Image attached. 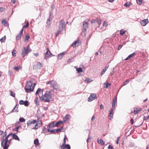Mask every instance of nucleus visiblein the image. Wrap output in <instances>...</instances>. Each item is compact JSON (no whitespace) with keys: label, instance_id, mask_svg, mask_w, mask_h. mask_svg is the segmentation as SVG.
I'll list each match as a JSON object with an SVG mask.
<instances>
[{"label":"nucleus","instance_id":"obj_26","mask_svg":"<svg viewBox=\"0 0 149 149\" xmlns=\"http://www.w3.org/2000/svg\"><path fill=\"white\" fill-rule=\"evenodd\" d=\"M111 85V84L108 82H107L104 84V87L106 88H107L109 87Z\"/></svg>","mask_w":149,"mask_h":149},{"label":"nucleus","instance_id":"obj_11","mask_svg":"<svg viewBox=\"0 0 149 149\" xmlns=\"http://www.w3.org/2000/svg\"><path fill=\"white\" fill-rule=\"evenodd\" d=\"M43 91V89L40 88L38 89V95H39L40 99L41 100H42V99L43 97L42 93Z\"/></svg>","mask_w":149,"mask_h":149},{"label":"nucleus","instance_id":"obj_43","mask_svg":"<svg viewBox=\"0 0 149 149\" xmlns=\"http://www.w3.org/2000/svg\"><path fill=\"white\" fill-rule=\"evenodd\" d=\"M42 66L43 65L40 62H38V68H40L42 67Z\"/></svg>","mask_w":149,"mask_h":149},{"label":"nucleus","instance_id":"obj_28","mask_svg":"<svg viewBox=\"0 0 149 149\" xmlns=\"http://www.w3.org/2000/svg\"><path fill=\"white\" fill-rule=\"evenodd\" d=\"M63 122L62 121H59L58 122L56 123L55 124V127L58 126L59 125L62 124L63 123Z\"/></svg>","mask_w":149,"mask_h":149},{"label":"nucleus","instance_id":"obj_60","mask_svg":"<svg viewBox=\"0 0 149 149\" xmlns=\"http://www.w3.org/2000/svg\"><path fill=\"white\" fill-rule=\"evenodd\" d=\"M122 46H122V45H120L119 46V47H118V50H119L120 49L122 48Z\"/></svg>","mask_w":149,"mask_h":149},{"label":"nucleus","instance_id":"obj_59","mask_svg":"<svg viewBox=\"0 0 149 149\" xmlns=\"http://www.w3.org/2000/svg\"><path fill=\"white\" fill-rule=\"evenodd\" d=\"M19 127V126L16 127L15 128V130L17 132H18Z\"/></svg>","mask_w":149,"mask_h":149},{"label":"nucleus","instance_id":"obj_37","mask_svg":"<svg viewBox=\"0 0 149 149\" xmlns=\"http://www.w3.org/2000/svg\"><path fill=\"white\" fill-rule=\"evenodd\" d=\"M16 51L15 49H13L12 52V55L14 56H16Z\"/></svg>","mask_w":149,"mask_h":149},{"label":"nucleus","instance_id":"obj_35","mask_svg":"<svg viewBox=\"0 0 149 149\" xmlns=\"http://www.w3.org/2000/svg\"><path fill=\"white\" fill-rule=\"evenodd\" d=\"M65 148L67 149H70V147L69 144H65L64 145Z\"/></svg>","mask_w":149,"mask_h":149},{"label":"nucleus","instance_id":"obj_15","mask_svg":"<svg viewBox=\"0 0 149 149\" xmlns=\"http://www.w3.org/2000/svg\"><path fill=\"white\" fill-rule=\"evenodd\" d=\"M114 109V108H111V109L109 111V117H110L109 119L110 120L112 119L113 117V114L114 113L113 112V110Z\"/></svg>","mask_w":149,"mask_h":149},{"label":"nucleus","instance_id":"obj_53","mask_svg":"<svg viewBox=\"0 0 149 149\" xmlns=\"http://www.w3.org/2000/svg\"><path fill=\"white\" fill-rule=\"evenodd\" d=\"M37 68V65H35L33 66V69L35 70H36Z\"/></svg>","mask_w":149,"mask_h":149},{"label":"nucleus","instance_id":"obj_9","mask_svg":"<svg viewBox=\"0 0 149 149\" xmlns=\"http://www.w3.org/2000/svg\"><path fill=\"white\" fill-rule=\"evenodd\" d=\"M141 110V109L139 108L134 107L132 109L131 113L136 114Z\"/></svg>","mask_w":149,"mask_h":149},{"label":"nucleus","instance_id":"obj_44","mask_svg":"<svg viewBox=\"0 0 149 149\" xmlns=\"http://www.w3.org/2000/svg\"><path fill=\"white\" fill-rule=\"evenodd\" d=\"M19 121L20 122H24L25 121V119L23 118H20L19 119Z\"/></svg>","mask_w":149,"mask_h":149},{"label":"nucleus","instance_id":"obj_64","mask_svg":"<svg viewBox=\"0 0 149 149\" xmlns=\"http://www.w3.org/2000/svg\"><path fill=\"white\" fill-rule=\"evenodd\" d=\"M3 133V131L0 130V135H2Z\"/></svg>","mask_w":149,"mask_h":149},{"label":"nucleus","instance_id":"obj_52","mask_svg":"<svg viewBox=\"0 0 149 149\" xmlns=\"http://www.w3.org/2000/svg\"><path fill=\"white\" fill-rule=\"evenodd\" d=\"M34 144L36 145H37V139H36L34 140Z\"/></svg>","mask_w":149,"mask_h":149},{"label":"nucleus","instance_id":"obj_20","mask_svg":"<svg viewBox=\"0 0 149 149\" xmlns=\"http://www.w3.org/2000/svg\"><path fill=\"white\" fill-rule=\"evenodd\" d=\"M1 23L2 24H3L5 26H6L8 25V23L6 21V19H4L1 20Z\"/></svg>","mask_w":149,"mask_h":149},{"label":"nucleus","instance_id":"obj_1","mask_svg":"<svg viewBox=\"0 0 149 149\" xmlns=\"http://www.w3.org/2000/svg\"><path fill=\"white\" fill-rule=\"evenodd\" d=\"M11 136V134H9L7 136H4L1 140V144L3 149H8L12 139L11 138H10Z\"/></svg>","mask_w":149,"mask_h":149},{"label":"nucleus","instance_id":"obj_38","mask_svg":"<svg viewBox=\"0 0 149 149\" xmlns=\"http://www.w3.org/2000/svg\"><path fill=\"white\" fill-rule=\"evenodd\" d=\"M51 20L50 19V17H49V18L47 19V23L48 25L49 26L51 24Z\"/></svg>","mask_w":149,"mask_h":149},{"label":"nucleus","instance_id":"obj_23","mask_svg":"<svg viewBox=\"0 0 149 149\" xmlns=\"http://www.w3.org/2000/svg\"><path fill=\"white\" fill-rule=\"evenodd\" d=\"M42 122L41 119L39 118L38 119V127H40L42 125Z\"/></svg>","mask_w":149,"mask_h":149},{"label":"nucleus","instance_id":"obj_39","mask_svg":"<svg viewBox=\"0 0 149 149\" xmlns=\"http://www.w3.org/2000/svg\"><path fill=\"white\" fill-rule=\"evenodd\" d=\"M6 36H4V37H3L0 40V41L1 42H4L6 40Z\"/></svg>","mask_w":149,"mask_h":149},{"label":"nucleus","instance_id":"obj_22","mask_svg":"<svg viewBox=\"0 0 149 149\" xmlns=\"http://www.w3.org/2000/svg\"><path fill=\"white\" fill-rule=\"evenodd\" d=\"M12 138L16 140L19 141V139L18 136L15 134H13L12 135Z\"/></svg>","mask_w":149,"mask_h":149},{"label":"nucleus","instance_id":"obj_62","mask_svg":"<svg viewBox=\"0 0 149 149\" xmlns=\"http://www.w3.org/2000/svg\"><path fill=\"white\" fill-rule=\"evenodd\" d=\"M100 108L101 109H104V106L102 104H101L100 106Z\"/></svg>","mask_w":149,"mask_h":149},{"label":"nucleus","instance_id":"obj_56","mask_svg":"<svg viewBox=\"0 0 149 149\" xmlns=\"http://www.w3.org/2000/svg\"><path fill=\"white\" fill-rule=\"evenodd\" d=\"M113 148V146L110 145L108 147V149H112Z\"/></svg>","mask_w":149,"mask_h":149},{"label":"nucleus","instance_id":"obj_7","mask_svg":"<svg viewBox=\"0 0 149 149\" xmlns=\"http://www.w3.org/2000/svg\"><path fill=\"white\" fill-rule=\"evenodd\" d=\"M30 52V50L28 46L27 47H24L22 50V54L23 57H24L26 54Z\"/></svg>","mask_w":149,"mask_h":149},{"label":"nucleus","instance_id":"obj_5","mask_svg":"<svg viewBox=\"0 0 149 149\" xmlns=\"http://www.w3.org/2000/svg\"><path fill=\"white\" fill-rule=\"evenodd\" d=\"M47 84H50L54 89H57L58 88V86L56 82L54 80L48 81L46 82Z\"/></svg>","mask_w":149,"mask_h":149},{"label":"nucleus","instance_id":"obj_54","mask_svg":"<svg viewBox=\"0 0 149 149\" xmlns=\"http://www.w3.org/2000/svg\"><path fill=\"white\" fill-rule=\"evenodd\" d=\"M17 108H16V107H15L12 110V111L13 112H16L17 111Z\"/></svg>","mask_w":149,"mask_h":149},{"label":"nucleus","instance_id":"obj_13","mask_svg":"<svg viewBox=\"0 0 149 149\" xmlns=\"http://www.w3.org/2000/svg\"><path fill=\"white\" fill-rule=\"evenodd\" d=\"M148 23V19H146L141 20L140 24L142 26H145Z\"/></svg>","mask_w":149,"mask_h":149},{"label":"nucleus","instance_id":"obj_27","mask_svg":"<svg viewBox=\"0 0 149 149\" xmlns=\"http://www.w3.org/2000/svg\"><path fill=\"white\" fill-rule=\"evenodd\" d=\"M79 41L78 40H76L72 44V46L74 47H76V44L79 43Z\"/></svg>","mask_w":149,"mask_h":149},{"label":"nucleus","instance_id":"obj_19","mask_svg":"<svg viewBox=\"0 0 149 149\" xmlns=\"http://www.w3.org/2000/svg\"><path fill=\"white\" fill-rule=\"evenodd\" d=\"M136 54L135 52H134L130 55H129L124 60H127L129 59L131 57H132L134 55Z\"/></svg>","mask_w":149,"mask_h":149},{"label":"nucleus","instance_id":"obj_33","mask_svg":"<svg viewBox=\"0 0 149 149\" xmlns=\"http://www.w3.org/2000/svg\"><path fill=\"white\" fill-rule=\"evenodd\" d=\"M143 0H136L137 3L139 5H141L142 3V1Z\"/></svg>","mask_w":149,"mask_h":149},{"label":"nucleus","instance_id":"obj_55","mask_svg":"<svg viewBox=\"0 0 149 149\" xmlns=\"http://www.w3.org/2000/svg\"><path fill=\"white\" fill-rule=\"evenodd\" d=\"M4 8L3 7L0 8V12H2L4 10Z\"/></svg>","mask_w":149,"mask_h":149},{"label":"nucleus","instance_id":"obj_4","mask_svg":"<svg viewBox=\"0 0 149 149\" xmlns=\"http://www.w3.org/2000/svg\"><path fill=\"white\" fill-rule=\"evenodd\" d=\"M54 96L53 94H49V93L46 92L45 94L43 96L42 100H45L46 102H49L52 100Z\"/></svg>","mask_w":149,"mask_h":149},{"label":"nucleus","instance_id":"obj_51","mask_svg":"<svg viewBox=\"0 0 149 149\" xmlns=\"http://www.w3.org/2000/svg\"><path fill=\"white\" fill-rule=\"evenodd\" d=\"M97 22L99 24H100L101 23V20L100 19H97Z\"/></svg>","mask_w":149,"mask_h":149},{"label":"nucleus","instance_id":"obj_10","mask_svg":"<svg viewBox=\"0 0 149 149\" xmlns=\"http://www.w3.org/2000/svg\"><path fill=\"white\" fill-rule=\"evenodd\" d=\"M97 98V96L96 95L95 93H93L91 94L90 96L88 98V102H90L93 100H95Z\"/></svg>","mask_w":149,"mask_h":149},{"label":"nucleus","instance_id":"obj_49","mask_svg":"<svg viewBox=\"0 0 149 149\" xmlns=\"http://www.w3.org/2000/svg\"><path fill=\"white\" fill-rule=\"evenodd\" d=\"M73 59V58H70L67 61L68 63H70V62H72Z\"/></svg>","mask_w":149,"mask_h":149},{"label":"nucleus","instance_id":"obj_24","mask_svg":"<svg viewBox=\"0 0 149 149\" xmlns=\"http://www.w3.org/2000/svg\"><path fill=\"white\" fill-rule=\"evenodd\" d=\"M36 120H33V121L29 120L27 124L28 125H31V124L35 123H36Z\"/></svg>","mask_w":149,"mask_h":149},{"label":"nucleus","instance_id":"obj_46","mask_svg":"<svg viewBox=\"0 0 149 149\" xmlns=\"http://www.w3.org/2000/svg\"><path fill=\"white\" fill-rule=\"evenodd\" d=\"M130 3H129L128 2H127L125 3V4H124V6H126V7H127V6L129 7L130 6Z\"/></svg>","mask_w":149,"mask_h":149},{"label":"nucleus","instance_id":"obj_45","mask_svg":"<svg viewBox=\"0 0 149 149\" xmlns=\"http://www.w3.org/2000/svg\"><path fill=\"white\" fill-rule=\"evenodd\" d=\"M129 81L128 80H127L126 81L124 82L123 84V86L125 85L127 83H128Z\"/></svg>","mask_w":149,"mask_h":149},{"label":"nucleus","instance_id":"obj_14","mask_svg":"<svg viewBox=\"0 0 149 149\" xmlns=\"http://www.w3.org/2000/svg\"><path fill=\"white\" fill-rule=\"evenodd\" d=\"M19 104L21 105H24L26 106H28L29 105L28 101L26 100L24 101L23 100H21L19 102Z\"/></svg>","mask_w":149,"mask_h":149},{"label":"nucleus","instance_id":"obj_6","mask_svg":"<svg viewBox=\"0 0 149 149\" xmlns=\"http://www.w3.org/2000/svg\"><path fill=\"white\" fill-rule=\"evenodd\" d=\"M55 126L54 124V122H52L50 123L47 127V131L48 132H50L52 133L54 131V130H52V129Z\"/></svg>","mask_w":149,"mask_h":149},{"label":"nucleus","instance_id":"obj_48","mask_svg":"<svg viewBox=\"0 0 149 149\" xmlns=\"http://www.w3.org/2000/svg\"><path fill=\"white\" fill-rule=\"evenodd\" d=\"M107 23L106 21H104L103 24V26H104L106 27L107 25Z\"/></svg>","mask_w":149,"mask_h":149},{"label":"nucleus","instance_id":"obj_8","mask_svg":"<svg viewBox=\"0 0 149 149\" xmlns=\"http://www.w3.org/2000/svg\"><path fill=\"white\" fill-rule=\"evenodd\" d=\"M46 51L45 53V58L47 59L49 57H51L52 55V53L50 52L49 49L47 48L46 49Z\"/></svg>","mask_w":149,"mask_h":149},{"label":"nucleus","instance_id":"obj_41","mask_svg":"<svg viewBox=\"0 0 149 149\" xmlns=\"http://www.w3.org/2000/svg\"><path fill=\"white\" fill-rule=\"evenodd\" d=\"M78 73H79L82 72V69L81 68H79L76 69Z\"/></svg>","mask_w":149,"mask_h":149},{"label":"nucleus","instance_id":"obj_42","mask_svg":"<svg viewBox=\"0 0 149 149\" xmlns=\"http://www.w3.org/2000/svg\"><path fill=\"white\" fill-rule=\"evenodd\" d=\"M15 93L13 91H11L10 92V95L11 96L13 97H15Z\"/></svg>","mask_w":149,"mask_h":149},{"label":"nucleus","instance_id":"obj_63","mask_svg":"<svg viewBox=\"0 0 149 149\" xmlns=\"http://www.w3.org/2000/svg\"><path fill=\"white\" fill-rule=\"evenodd\" d=\"M61 148L62 149H65V148L64 145H62L61 146Z\"/></svg>","mask_w":149,"mask_h":149},{"label":"nucleus","instance_id":"obj_36","mask_svg":"<svg viewBox=\"0 0 149 149\" xmlns=\"http://www.w3.org/2000/svg\"><path fill=\"white\" fill-rule=\"evenodd\" d=\"M30 38V36L29 35H26L25 36V41H27Z\"/></svg>","mask_w":149,"mask_h":149},{"label":"nucleus","instance_id":"obj_17","mask_svg":"<svg viewBox=\"0 0 149 149\" xmlns=\"http://www.w3.org/2000/svg\"><path fill=\"white\" fill-rule=\"evenodd\" d=\"M23 29H22V30L20 31L19 33L18 34V35L16 37V39L17 40H18L21 37V36L23 33Z\"/></svg>","mask_w":149,"mask_h":149},{"label":"nucleus","instance_id":"obj_50","mask_svg":"<svg viewBox=\"0 0 149 149\" xmlns=\"http://www.w3.org/2000/svg\"><path fill=\"white\" fill-rule=\"evenodd\" d=\"M61 128H58L57 129H56L55 130L56 131V132H59L61 131Z\"/></svg>","mask_w":149,"mask_h":149},{"label":"nucleus","instance_id":"obj_18","mask_svg":"<svg viewBox=\"0 0 149 149\" xmlns=\"http://www.w3.org/2000/svg\"><path fill=\"white\" fill-rule=\"evenodd\" d=\"M71 118V116L69 114L66 115L63 118V120L64 122L68 121Z\"/></svg>","mask_w":149,"mask_h":149},{"label":"nucleus","instance_id":"obj_2","mask_svg":"<svg viewBox=\"0 0 149 149\" xmlns=\"http://www.w3.org/2000/svg\"><path fill=\"white\" fill-rule=\"evenodd\" d=\"M35 85L36 84L34 83H33L31 81H27L26 83L25 88L26 92L29 93L33 91Z\"/></svg>","mask_w":149,"mask_h":149},{"label":"nucleus","instance_id":"obj_16","mask_svg":"<svg viewBox=\"0 0 149 149\" xmlns=\"http://www.w3.org/2000/svg\"><path fill=\"white\" fill-rule=\"evenodd\" d=\"M117 104V98L116 96H115L113 100L112 106L114 107Z\"/></svg>","mask_w":149,"mask_h":149},{"label":"nucleus","instance_id":"obj_25","mask_svg":"<svg viewBox=\"0 0 149 149\" xmlns=\"http://www.w3.org/2000/svg\"><path fill=\"white\" fill-rule=\"evenodd\" d=\"M144 120H147L149 119V115H148L147 113H146L144 114Z\"/></svg>","mask_w":149,"mask_h":149},{"label":"nucleus","instance_id":"obj_57","mask_svg":"<svg viewBox=\"0 0 149 149\" xmlns=\"http://www.w3.org/2000/svg\"><path fill=\"white\" fill-rule=\"evenodd\" d=\"M53 92V91L52 90H50L49 91H47L46 92L47 93H49V94H52V93Z\"/></svg>","mask_w":149,"mask_h":149},{"label":"nucleus","instance_id":"obj_32","mask_svg":"<svg viewBox=\"0 0 149 149\" xmlns=\"http://www.w3.org/2000/svg\"><path fill=\"white\" fill-rule=\"evenodd\" d=\"M21 68V67L20 65H19L17 66H15L14 68V69L16 71H18L19 69Z\"/></svg>","mask_w":149,"mask_h":149},{"label":"nucleus","instance_id":"obj_29","mask_svg":"<svg viewBox=\"0 0 149 149\" xmlns=\"http://www.w3.org/2000/svg\"><path fill=\"white\" fill-rule=\"evenodd\" d=\"M108 66L104 68V69L102 70V72H101V75H102L107 70V69L108 68Z\"/></svg>","mask_w":149,"mask_h":149},{"label":"nucleus","instance_id":"obj_47","mask_svg":"<svg viewBox=\"0 0 149 149\" xmlns=\"http://www.w3.org/2000/svg\"><path fill=\"white\" fill-rule=\"evenodd\" d=\"M66 136H65L63 139V142L62 145H65L66 143Z\"/></svg>","mask_w":149,"mask_h":149},{"label":"nucleus","instance_id":"obj_40","mask_svg":"<svg viewBox=\"0 0 149 149\" xmlns=\"http://www.w3.org/2000/svg\"><path fill=\"white\" fill-rule=\"evenodd\" d=\"M125 31L123 30H121L120 31V34L123 36L124 34H125Z\"/></svg>","mask_w":149,"mask_h":149},{"label":"nucleus","instance_id":"obj_31","mask_svg":"<svg viewBox=\"0 0 149 149\" xmlns=\"http://www.w3.org/2000/svg\"><path fill=\"white\" fill-rule=\"evenodd\" d=\"M92 81V80L91 79L88 78H86L85 80V82L86 83H89Z\"/></svg>","mask_w":149,"mask_h":149},{"label":"nucleus","instance_id":"obj_21","mask_svg":"<svg viewBox=\"0 0 149 149\" xmlns=\"http://www.w3.org/2000/svg\"><path fill=\"white\" fill-rule=\"evenodd\" d=\"M97 142L100 144L102 145H103L104 144V142L101 139H98L97 140Z\"/></svg>","mask_w":149,"mask_h":149},{"label":"nucleus","instance_id":"obj_34","mask_svg":"<svg viewBox=\"0 0 149 149\" xmlns=\"http://www.w3.org/2000/svg\"><path fill=\"white\" fill-rule=\"evenodd\" d=\"M25 24H26V25H24L22 27V29H25L26 28L29 26V22H26Z\"/></svg>","mask_w":149,"mask_h":149},{"label":"nucleus","instance_id":"obj_61","mask_svg":"<svg viewBox=\"0 0 149 149\" xmlns=\"http://www.w3.org/2000/svg\"><path fill=\"white\" fill-rule=\"evenodd\" d=\"M130 123L131 124H132L134 123V120L133 118H132L130 120Z\"/></svg>","mask_w":149,"mask_h":149},{"label":"nucleus","instance_id":"obj_58","mask_svg":"<svg viewBox=\"0 0 149 149\" xmlns=\"http://www.w3.org/2000/svg\"><path fill=\"white\" fill-rule=\"evenodd\" d=\"M8 73L10 76L13 74L11 70H9L8 71Z\"/></svg>","mask_w":149,"mask_h":149},{"label":"nucleus","instance_id":"obj_30","mask_svg":"<svg viewBox=\"0 0 149 149\" xmlns=\"http://www.w3.org/2000/svg\"><path fill=\"white\" fill-rule=\"evenodd\" d=\"M65 54V52H63L62 53H60L58 55V58L59 59H61L63 57V55Z\"/></svg>","mask_w":149,"mask_h":149},{"label":"nucleus","instance_id":"obj_12","mask_svg":"<svg viewBox=\"0 0 149 149\" xmlns=\"http://www.w3.org/2000/svg\"><path fill=\"white\" fill-rule=\"evenodd\" d=\"M83 25L84 28V30H83V31L85 32L88 27V24L87 22L84 21L83 22Z\"/></svg>","mask_w":149,"mask_h":149},{"label":"nucleus","instance_id":"obj_3","mask_svg":"<svg viewBox=\"0 0 149 149\" xmlns=\"http://www.w3.org/2000/svg\"><path fill=\"white\" fill-rule=\"evenodd\" d=\"M65 30V22L63 19L60 20L59 22L58 31L55 33L56 36H58L59 33H62V32Z\"/></svg>","mask_w":149,"mask_h":149}]
</instances>
